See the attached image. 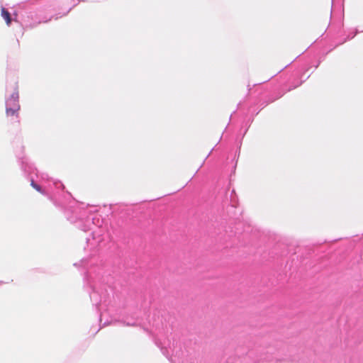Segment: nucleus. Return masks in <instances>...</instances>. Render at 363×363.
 <instances>
[{
	"instance_id": "obj_2",
	"label": "nucleus",
	"mask_w": 363,
	"mask_h": 363,
	"mask_svg": "<svg viewBox=\"0 0 363 363\" xmlns=\"http://www.w3.org/2000/svg\"><path fill=\"white\" fill-rule=\"evenodd\" d=\"M1 16L6 21L7 26H10V24L11 23V15H10L9 12L5 8L1 9Z\"/></svg>"
},
{
	"instance_id": "obj_1",
	"label": "nucleus",
	"mask_w": 363,
	"mask_h": 363,
	"mask_svg": "<svg viewBox=\"0 0 363 363\" xmlns=\"http://www.w3.org/2000/svg\"><path fill=\"white\" fill-rule=\"evenodd\" d=\"M20 109L18 104V94L14 93L12 96L6 100V112L8 116H16L18 118V111Z\"/></svg>"
},
{
	"instance_id": "obj_3",
	"label": "nucleus",
	"mask_w": 363,
	"mask_h": 363,
	"mask_svg": "<svg viewBox=\"0 0 363 363\" xmlns=\"http://www.w3.org/2000/svg\"><path fill=\"white\" fill-rule=\"evenodd\" d=\"M30 185H31V186H33L35 190H37L38 191H39V192H40V193H42V194H43V193H44V192L42 191L41 187H40L38 184H35L33 180L31 181Z\"/></svg>"
}]
</instances>
